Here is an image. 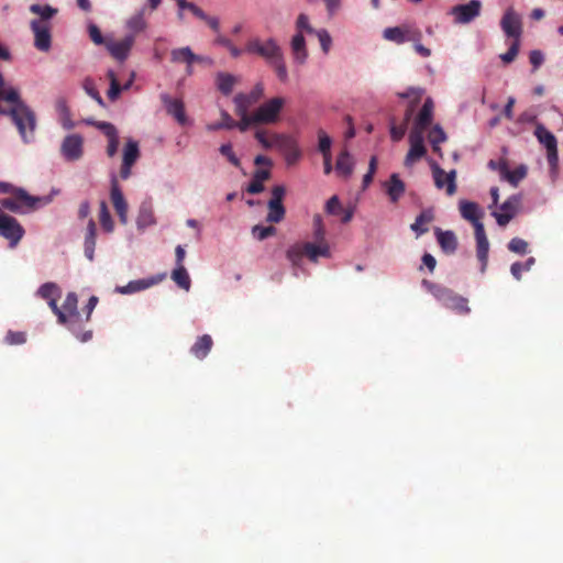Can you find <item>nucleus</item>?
Instances as JSON below:
<instances>
[{"label":"nucleus","instance_id":"25","mask_svg":"<svg viewBox=\"0 0 563 563\" xmlns=\"http://www.w3.org/2000/svg\"><path fill=\"white\" fill-rule=\"evenodd\" d=\"M355 167V159L352 154L345 148L343 150L335 163V172L338 176L347 179L352 176Z\"/></svg>","mask_w":563,"mask_h":563},{"label":"nucleus","instance_id":"59","mask_svg":"<svg viewBox=\"0 0 563 563\" xmlns=\"http://www.w3.org/2000/svg\"><path fill=\"white\" fill-rule=\"evenodd\" d=\"M318 137H319L318 150L320 151V153L322 155L331 154V145H332L331 137L324 131H319Z\"/></svg>","mask_w":563,"mask_h":563},{"label":"nucleus","instance_id":"16","mask_svg":"<svg viewBox=\"0 0 563 563\" xmlns=\"http://www.w3.org/2000/svg\"><path fill=\"white\" fill-rule=\"evenodd\" d=\"M30 27L34 35V46L41 52H48L52 47V26L44 25L42 21H31Z\"/></svg>","mask_w":563,"mask_h":563},{"label":"nucleus","instance_id":"37","mask_svg":"<svg viewBox=\"0 0 563 563\" xmlns=\"http://www.w3.org/2000/svg\"><path fill=\"white\" fill-rule=\"evenodd\" d=\"M534 136L542 144L545 150H552L558 147V141L555 135L549 131L543 124L538 123L534 130Z\"/></svg>","mask_w":563,"mask_h":563},{"label":"nucleus","instance_id":"49","mask_svg":"<svg viewBox=\"0 0 563 563\" xmlns=\"http://www.w3.org/2000/svg\"><path fill=\"white\" fill-rule=\"evenodd\" d=\"M383 37L387 41H390V42H394L397 44H402L407 40L404 30L399 26L386 27L383 32Z\"/></svg>","mask_w":563,"mask_h":563},{"label":"nucleus","instance_id":"55","mask_svg":"<svg viewBox=\"0 0 563 563\" xmlns=\"http://www.w3.org/2000/svg\"><path fill=\"white\" fill-rule=\"evenodd\" d=\"M313 239L316 242H327L325 229L323 225L322 217L320 214H317L313 218Z\"/></svg>","mask_w":563,"mask_h":563},{"label":"nucleus","instance_id":"18","mask_svg":"<svg viewBox=\"0 0 563 563\" xmlns=\"http://www.w3.org/2000/svg\"><path fill=\"white\" fill-rule=\"evenodd\" d=\"M165 275H156L150 278H142L129 282L124 286H117L114 291L121 295H132L151 288L152 286L161 283Z\"/></svg>","mask_w":563,"mask_h":563},{"label":"nucleus","instance_id":"31","mask_svg":"<svg viewBox=\"0 0 563 563\" xmlns=\"http://www.w3.org/2000/svg\"><path fill=\"white\" fill-rule=\"evenodd\" d=\"M433 219L434 214L432 209H424L416 217L410 229L416 233V236L419 238L429 231L428 224L431 223Z\"/></svg>","mask_w":563,"mask_h":563},{"label":"nucleus","instance_id":"3","mask_svg":"<svg viewBox=\"0 0 563 563\" xmlns=\"http://www.w3.org/2000/svg\"><path fill=\"white\" fill-rule=\"evenodd\" d=\"M285 104L286 99L283 97H273L263 102L254 111L260 124H274L278 122Z\"/></svg>","mask_w":563,"mask_h":563},{"label":"nucleus","instance_id":"23","mask_svg":"<svg viewBox=\"0 0 563 563\" xmlns=\"http://www.w3.org/2000/svg\"><path fill=\"white\" fill-rule=\"evenodd\" d=\"M156 224V218L154 214L153 206L151 200H144L141 202L136 217V228L140 231H144L150 227Z\"/></svg>","mask_w":563,"mask_h":563},{"label":"nucleus","instance_id":"14","mask_svg":"<svg viewBox=\"0 0 563 563\" xmlns=\"http://www.w3.org/2000/svg\"><path fill=\"white\" fill-rule=\"evenodd\" d=\"M134 42L135 37L133 34H126L120 41H113L111 37H108L106 48L113 58L119 62H124L128 58Z\"/></svg>","mask_w":563,"mask_h":563},{"label":"nucleus","instance_id":"19","mask_svg":"<svg viewBox=\"0 0 563 563\" xmlns=\"http://www.w3.org/2000/svg\"><path fill=\"white\" fill-rule=\"evenodd\" d=\"M264 96V85L262 82H257L253 89L247 92H239L233 98V103L235 108L250 110V108L258 102Z\"/></svg>","mask_w":563,"mask_h":563},{"label":"nucleus","instance_id":"32","mask_svg":"<svg viewBox=\"0 0 563 563\" xmlns=\"http://www.w3.org/2000/svg\"><path fill=\"white\" fill-rule=\"evenodd\" d=\"M110 199L117 213L128 211L126 200L114 175L111 177Z\"/></svg>","mask_w":563,"mask_h":563},{"label":"nucleus","instance_id":"4","mask_svg":"<svg viewBox=\"0 0 563 563\" xmlns=\"http://www.w3.org/2000/svg\"><path fill=\"white\" fill-rule=\"evenodd\" d=\"M246 49L250 53L258 54L268 63V65H272L284 57L282 47L273 37L267 38L265 42L253 40L247 44Z\"/></svg>","mask_w":563,"mask_h":563},{"label":"nucleus","instance_id":"43","mask_svg":"<svg viewBox=\"0 0 563 563\" xmlns=\"http://www.w3.org/2000/svg\"><path fill=\"white\" fill-rule=\"evenodd\" d=\"M0 203L2 208L16 214H26L35 210L29 209L15 195L12 198L2 199Z\"/></svg>","mask_w":563,"mask_h":563},{"label":"nucleus","instance_id":"30","mask_svg":"<svg viewBox=\"0 0 563 563\" xmlns=\"http://www.w3.org/2000/svg\"><path fill=\"white\" fill-rule=\"evenodd\" d=\"M146 11L147 7H142L126 20L125 26L132 32L131 34L134 35L147 29V22L145 19Z\"/></svg>","mask_w":563,"mask_h":563},{"label":"nucleus","instance_id":"33","mask_svg":"<svg viewBox=\"0 0 563 563\" xmlns=\"http://www.w3.org/2000/svg\"><path fill=\"white\" fill-rule=\"evenodd\" d=\"M199 59H202V56L195 54L189 46L174 48L170 52L173 63L195 64Z\"/></svg>","mask_w":563,"mask_h":563},{"label":"nucleus","instance_id":"28","mask_svg":"<svg viewBox=\"0 0 563 563\" xmlns=\"http://www.w3.org/2000/svg\"><path fill=\"white\" fill-rule=\"evenodd\" d=\"M290 48L296 64L302 65L308 58V52L306 48V40L302 33L298 32L295 34L290 42Z\"/></svg>","mask_w":563,"mask_h":563},{"label":"nucleus","instance_id":"11","mask_svg":"<svg viewBox=\"0 0 563 563\" xmlns=\"http://www.w3.org/2000/svg\"><path fill=\"white\" fill-rule=\"evenodd\" d=\"M277 148L284 154L288 165L296 164L301 157V151L296 140L287 134H276Z\"/></svg>","mask_w":563,"mask_h":563},{"label":"nucleus","instance_id":"35","mask_svg":"<svg viewBox=\"0 0 563 563\" xmlns=\"http://www.w3.org/2000/svg\"><path fill=\"white\" fill-rule=\"evenodd\" d=\"M97 240V227L92 219L88 221L87 231L85 235V256L91 262L95 258V247Z\"/></svg>","mask_w":563,"mask_h":563},{"label":"nucleus","instance_id":"42","mask_svg":"<svg viewBox=\"0 0 563 563\" xmlns=\"http://www.w3.org/2000/svg\"><path fill=\"white\" fill-rule=\"evenodd\" d=\"M56 111L59 115V123L65 130H71L75 128V122L70 118V110L64 99L56 101Z\"/></svg>","mask_w":563,"mask_h":563},{"label":"nucleus","instance_id":"15","mask_svg":"<svg viewBox=\"0 0 563 563\" xmlns=\"http://www.w3.org/2000/svg\"><path fill=\"white\" fill-rule=\"evenodd\" d=\"M58 298H52L47 301L48 307L52 309L53 313L57 317V322L64 327H66L80 342H88L92 338V332L85 331L82 335H79L73 320H68V317L65 311L60 307L57 306Z\"/></svg>","mask_w":563,"mask_h":563},{"label":"nucleus","instance_id":"40","mask_svg":"<svg viewBox=\"0 0 563 563\" xmlns=\"http://www.w3.org/2000/svg\"><path fill=\"white\" fill-rule=\"evenodd\" d=\"M235 113L240 118V121L235 122V128L241 132H245L252 125H261L254 112L250 113L249 110L235 108Z\"/></svg>","mask_w":563,"mask_h":563},{"label":"nucleus","instance_id":"7","mask_svg":"<svg viewBox=\"0 0 563 563\" xmlns=\"http://www.w3.org/2000/svg\"><path fill=\"white\" fill-rule=\"evenodd\" d=\"M500 27L507 37L520 41L522 34L521 15L512 7L507 8L500 19Z\"/></svg>","mask_w":563,"mask_h":563},{"label":"nucleus","instance_id":"2","mask_svg":"<svg viewBox=\"0 0 563 563\" xmlns=\"http://www.w3.org/2000/svg\"><path fill=\"white\" fill-rule=\"evenodd\" d=\"M422 286L430 291L434 298L446 308L456 310L460 313H468L470 307L464 297L456 295L453 290L438 284H433L427 279L422 280Z\"/></svg>","mask_w":563,"mask_h":563},{"label":"nucleus","instance_id":"1","mask_svg":"<svg viewBox=\"0 0 563 563\" xmlns=\"http://www.w3.org/2000/svg\"><path fill=\"white\" fill-rule=\"evenodd\" d=\"M330 246L328 242H306L291 245L287 252L286 257L294 267V275L297 276V269L301 265L303 256H307L311 262H318L319 257H330Z\"/></svg>","mask_w":563,"mask_h":563},{"label":"nucleus","instance_id":"10","mask_svg":"<svg viewBox=\"0 0 563 563\" xmlns=\"http://www.w3.org/2000/svg\"><path fill=\"white\" fill-rule=\"evenodd\" d=\"M521 198L520 194L511 195L500 205V211L492 212V216L496 219L499 227H506L515 218L518 207L521 203Z\"/></svg>","mask_w":563,"mask_h":563},{"label":"nucleus","instance_id":"8","mask_svg":"<svg viewBox=\"0 0 563 563\" xmlns=\"http://www.w3.org/2000/svg\"><path fill=\"white\" fill-rule=\"evenodd\" d=\"M481 0H470L467 3L456 4L452 7L450 10V14L454 18L455 23L468 24L481 14Z\"/></svg>","mask_w":563,"mask_h":563},{"label":"nucleus","instance_id":"44","mask_svg":"<svg viewBox=\"0 0 563 563\" xmlns=\"http://www.w3.org/2000/svg\"><path fill=\"white\" fill-rule=\"evenodd\" d=\"M170 277L181 289L186 291L190 289L191 280L185 266H175Z\"/></svg>","mask_w":563,"mask_h":563},{"label":"nucleus","instance_id":"45","mask_svg":"<svg viewBox=\"0 0 563 563\" xmlns=\"http://www.w3.org/2000/svg\"><path fill=\"white\" fill-rule=\"evenodd\" d=\"M62 295L60 287L53 282L44 283L36 290V296L44 300H49L52 298H59Z\"/></svg>","mask_w":563,"mask_h":563},{"label":"nucleus","instance_id":"21","mask_svg":"<svg viewBox=\"0 0 563 563\" xmlns=\"http://www.w3.org/2000/svg\"><path fill=\"white\" fill-rule=\"evenodd\" d=\"M476 240V256L481 262V273L486 271L488 262L489 242L485 233L484 224H476L475 229Z\"/></svg>","mask_w":563,"mask_h":563},{"label":"nucleus","instance_id":"38","mask_svg":"<svg viewBox=\"0 0 563 563\" xmlns=\"http://www.w3.org/2000/svg\"><path fill=\"white\" fill-rule=\"evenodd\" d=\"M271 177L268 169H256L253 174L252 181L249 184L246 190L249 194L257 195L264 190L263 183Z\"/></svg>","mask_w":563,"mask_h":563},{"label":"nucleus","instance_id":"50","mask_svg":"<svg viewBox=\"0 0 563 563\" xmlns=\"http://www.w3.org/2000/svg\"><path fill=\"white\" fill-rule=\"evenodd\" d=\"M424 90L419 87H409L405 91L397 92L400 99H409V104H418Z\"/></svg>","mask_w":563,"mask_h":563},{"label":"nucleus","instance_id":"27","mask_svg":"<svg viewBox=\"0 0 563 563\" xmlns=\"http://www.w3.org/2000/svg\"><path fill=\"white\" fill-rule=\"evenodd\" d=\"M459 207L462 218L470 221L473 224L474 230L476 229V224H483L479 221L482 210L477 203L468 200H461Z\"/></svg>","mask_w":563,"mask_h":563},{"label":"nucleus","instance_id":"56","mask_svg":"<svg viewBox=\"0 0 563 563\" xmlns=\"http://www.w3.org/2000/svg\"><path fill=\"white\" fill-rule=\"evenodd\" d=\"M508 250L516 254L525 255L528 252V242L520 238H514L508 243Z\"/></svg>","mask_w":563,"mask_h":563},{"label":"nucleus","instance_id":"47","mask_svg":"<svg viewBox=\"0 0 563 563\" xmlns=\"http://www.w3.org/2000/svg\"><path fill=\"white\" fill-rule=\"evenodd\" d=\"M276 134L277 133L269 134L266 130L257 129L254 133V137L264 150H271L273 147L277 148V143L275 141Z\"/></svg>","mask_w":563,"mask_h":563},{"label":"nucleus","instance_id":"24","mask_svg":"<svg viewBox=\"0 0 563 563\" xmlns=\"http://www.w3.org/2000/svg\"><path fill=\"white\" fill-rule=\"evenodd\" d=\"M384 188L393 203H396L406 191V185L397 173H393L389 176V179L384 184Z\"/></svg>","mask_w":563,"mask_h":563},{"label":"nucleus","instance_id":"26","mask_svg":"<svg viewBox=\"0 0 563 563\" xmlns=\"http://www.w3.org/2000/svg\"><path fill=\"white\" fill-rule=\"evenodd\" d=\"M437 241L441 250L446 254H453L457 249V239L453 231H443L440 228L434 230Z\"/></svg>","mask_w":563,"mask_h":563},{"label":"nucleus","instance_id":"57","mask_svg":"<svg viewBox=\"0 0 563 563\" xmlns=\"http://www.w3.org/2000/svg\"><path fill=\"white\" fill-rule=\"evenodd\" d=\"M314 34L317 35V37L319 40L321 49L323 51V53L327 54L330 51V47L332 44V37H331L330 33L324 29H320V30H317L314 32Z\"/></svg>","mask_w":563,"mask_h":563},{"label":"nucleus","instance_id":"54","mask_svg":"<svg viewBox=\"0 0 563 563\" xmlns=\"http://www.w3.org/2000/svg\"><path fill=\"white\" fill-rule=\"evenodd\" d=\"M100 223L107 232L113 231V221L104 201L100 203Z\"/></svg>","mask_w":563,"mask_h":563},{"label":"nucleus","instance_id":"22","mask_svg":"<svg viewBox=\"0 0 563 563\" xmlns=\"http://www.w3.org/2000/svg\"><path fill=\"white\" fill-rule=\"evenodd\" d=\"M62 309H63V311L66 312L68 320L74 321V325H75L78 334L81 335L79 329H80L82 319H81V314L78 310V296L76 292L70 291L67 294V296L63 302Z\"/></svg>","mask_w":563,"mask_h":563},{"label":"nucleus","instance_id":"9","mask_svg":"<svg viewBox=\"0 0 563 563\" xmlns=\"http://www.w3.org/2000/svg\"><path fill=\"white\" fill-rule=\"evenodd\" d=\"M286 194V188L283 185H277L272 188V198L269 199L267 207L268 213L266 220L271 223H279L285 217V208L283 206V199Z\"/></svg>","mask_w":563,"mask_h":563},{"label":"nucleus","instance_id":"52","mask_svg":"<svg viewBox=\"0 0 563 563\" xmlns=\"http://www.w3.org/2000/svg\"><path fill=\"white\" fill-rule=\"evenodd\" d=\"M87 31H88L89 37L93 42V44L106 46L108 38L102 35V33L97 24H95L93 22H89L87 25Z\"/></svg>","mask_w":563,"mask_h":563},{"label":"nucleus","instance_id":"34","mask_svg":"<svg viewBox=\"0 0 563 563\" xmlns=\"http://www.w3.org/2000/svg\"><path fill=\"white\" fill-rule=\"evenodd\" d=\"M212 344V338L209 334H203L199 336L192 344V346L190 347V353L196 358L203 360L211 351Z\"/></svg>","mask_w":563,"mask_h":563},{"label":"nucleus","instance_id":"41","mask_svg":"<svg viewBox=\"0 0 563 563\" xmlns=\"http://www.w3.org/2000/svg\"><path fill=\"white\" fill-rule=\"evenodd\" d=\"M140 157V146L137 141L129 139L123 147L122 163L134 165Z\"/></svg>","mask_w":563,"mask_h":563},{"label":"nucleus","instance_id":"17","mask_svg":"<svg viewBox=\"0 0 563 563\" xmlns=\"http://www.w3.org/2000/svg\"><path fill=\"white\" fill-rule=\"evenodd\" d=\"M434 185L438 189L445 187L446 194L452 196L456 191V170L452 169L445 173L438 164L431 165Z\"/></svg>","mask_w":563,"mask_h":563},{"label":"nucleus","instance_id":"12","mask_svg":"<svg viewBox=\"0 0 563 563\" xmlns=\"http://www.w3.org/2000/svg\"><path fill=\"white\" fill-rule=\"evenodd\" d=\"M410 148L405 157V166L410 167L417 161L422 158L427 154V147L424 145V134L418 131H410L409 133Z\"/></svg>","mask_w":563,"mask_h":563},{"label":"nucleus","instance_id":"48","mask_svg":"<svg viewBox=\"0 0 563 563\" xmlns=\"http://www.w3.org/2000/svg\"><path fill=\"white\" fill-rule=\"evenodd\" d=\"M220 114L221 120H219V122L208 124V131H218L222 129L231 130L235 128V121L225 110H221Z\"/></svg>","mask_w":563,"mask_h":563},{"label":"nucleus","instance_id":"13","mask_svg":"<svg viewBox=\"0 0 563 563\" xmlns=\"http://www.w3.org/2000/svg\"><path fill=\"white\" fill-rule=\"evenodd\" d=\"M60 153L68 162H76L84 154V139L79 134L67 135L60 145Z\"/></svg>","mask_w":563,"mask_h":563},{"label":"nucleus","instance_id":"39","mask_svg":"<svg viewBox=\"0 0 563 563\" xmlns=\"http://www.w3.org/2000/svg\"><path fill=\"white\" fill-rule=\"evenodd\" d=\"M528 168L525 164H520L515 170H510L507 166V168H504L503 176L500 178L508 181L512 187H517L519 183L526 178Z\"/></svg>","mask_w":563,"mask_h":563},{"label":"nucleus","instance_id":"58","mask_svg":"<svg viewBox=\"0 0 563 563\" xmlns=\"http://www.w3.org/2000/svg\"><path fill=\"white\" fill-rule=\"evenodd\" d=\"M519 48H520V41H512L508 51L506 53H503L499 55L500 59L505 64H509V63L514 62L519 53Z\"/></svg>","mask_w":563,"mask_h":563},{"label":"nucleus","instance_id":"63","mask_svg":"<svg viewBox=\"0 0 563 563\" xmlns=\"http://www.w3.org/2000/svg\"><path fill=\"white\" fill-rule=\"evenodd\" d=\"M26 335L24 332L8 331L4 342L9 345H21L25 343Z\"/></svg>","mask_w":563,"mask_h":563},{"label":"nucleus","instance_id":"51","mask_svg":"<svg viewBox=\"0 0 563 563\" xmlns=\"http://www.w3.org/2000/svg\"><path fill=\"white\" fill-rule=\"evenodd\" d=\"M534 263H536L534 257H529L523 264H521L520 262H515L510 266V273L514 276V278H516L517 280H520L522 271L529 272L532 268V266L534 265Z\"/></svg>","mask_w":563,"mask_h":563},{"label":"nucleus","instance_id":"64","mask_svg":"<svg viewBox=\"0 0 563 563\" xmlns=\"http://www.w3.org/2000/svg\"><path fill=\"white\" fill-rule=\"evenodd\" d=\"M271 66L275 69L276 75L280 81L286 82L288 80V70L286 67L285 57L272 64Z\"/></svg>","mask_w":563,"mask_h":563},{"label":"nucleus","instance_id":"60","mask_svg":"<svg viewBox=\"0 0 563 563\" xmlns=\"http://www.w3.org/2000/svg\"><path fill=\"white\" fill-rule=\"evenodd\" d=\"M430 143H443L446 141V134L441 125L435 124L428 133Z\"/></svg>","mask_w":563,"mask_h":563},{"label":"nucleus","instance_id":"6","mask_svg":"<svg viewBox=\"0 0 563 563\" xmlns=\"http://www.w3.org/2000/svg\"><path fill=\"white\" fill-rule=\"evenodd\" d=\"M24 234L25 230L15 218L0 212V235L9 241L11 247L16 246Z\"/></svg>","mask_w":563,"mask_h":563},{"label":"nucleus","instance_id":"5","mask_svg":"<svg viewBox=\"0 0 563 563\" xmlns=\"http://www.w3.org/2000/svg\"><path fill=\"white\" fill-rule=\"evenodd\" d=\"M9 192L15 195L29 209H38L52 202V196H32L24 188L14 187L10 183L0 181V194Z\"/></svg>","mask_w":563,"mask_h":563},{"label":"nucleus","instance_id":"29","mask_svg":"<svg viewBox=\"0 0 563 563\" xmlns=\"http://www.w3.org/2000/svg\"><path fill=\"white\" fill-rule=\"evenodd\" d=\"M239 82V77L225 73V71H218L216 74V86L217 89L224 96H229L232 93L234 86Z\"/></svg>","mask_w":563,"mask_h":563},{"label":"nucleus","instance_id":"46","mask_svg":"<svg viewBox=\"0 0 563 563\" xmlns=\"http://www.w3.org/2000/svg\"><path fill=\"white\" fill-rule=\"evenodd\" d=\"M433 120V114L420 109L418 115L415 119L411 131H418L424 134L426 130L430 126Z\"/></svg>","mask_w":563,"mask_h":563},{"label":"nucleus","instance_id":"20","mask_svg":"<svg viewBox=\"0 0 563 563\" xmlns=\"http://www.w3.org/2000/svg\"><path fill=\"white\" fill-rule=\"evenodd\" d=\"M159 99L163 102L166 112L174 117L175 120L185 125L187 123V117L185 113V106L180 99H173L168 93L163 92L159 95Z\"/></svg>","mask_w":563,"mask_h":563},{"label":"nucleus","instance_id":"36","mask_svg":"<svg viewBox=\"0 0 563 563\" xmlns=\"http://www.w3.org/2000/svg\"><path fill=\"white\" fill-rule=\"evenodd\" d=\"M30 12L38 15V19L33 21H42L44 25H51L49 21L57 14L58 10L49 4H31Z\"/></svg>","mask_w":563,"mask_h":563},{"label":"nucleus","instance_id":"62","mask_svg":"<svg viewBox=\"0 0 563 563\" xmlns=\"http://www.w3.org/2000/svg\"><path fill=\"white\" fill-rule=\"evenodd\" d=\"M407 130L408 128L406 124L397 125L394 119L390 121L389 133L393 141H400L405 136Z\"/></svg>","mask_w":563,"mask_h":563},{"label":"nucleus","instance_id":"61","mask_svg":"<svg viewBox=\"0 0 563 563\" xmlns=\"http://www.w3.org/2000/svg\"><path fill=\"white\" fill-rule=\"evenodd\" d=\"M276 229L272 225L263 227V225H254L252 229L253 235L260 240L263 241L267 239L268 236L273 235L275 233Z\"/></svg>","mask_w":563,"mask_h":563},{"label":"nucleus","instance_id":"53","mask_svg":"<svg viewBox=\"0 0 563 563\" xmlns=\"http://www.w3.org/2000/svg\"><path fill=\"white\" fill-rule=\"evenodd\" d=\"M219 152L222 156H224L233 166L240 167L241 162L240 158L236 156V154L233 151L231 143L222 144L219 147Z\"/></svg>","mask_w":563,"mask_h":563}]
</instances>
